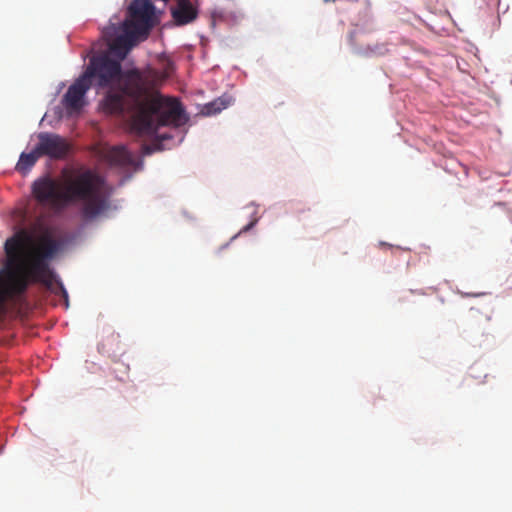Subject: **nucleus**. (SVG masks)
Listing matches in <instances>:
<instances>
[{
  "label": "nucleus",
  "instance_id": "obj_10",
  "mask_svg": "<svg viewBox=\"0 0 512 512\" xmlns=\"http://www.w3.org/2000/svg\"><path fill=\"white\" fill-rule=\"evenodd\" d=\"M105 159L113 166L120 168H130L136 165V160L124 146H115L110 148Z\"/></svg>",
  "mask_w": 512,
  "mask_h": 512
},
{
  "label": "nucleus",
  "instance_id": "obj_9",
  "mask_svg": "<svg viewBox=\"0 0 512 512\" xmlns=\"http://www.w3.org/2000/svg\"><path fill=\"white\" fill-rule=\"evenodd\" d=\"M171 15L176 25L183 26L196 20L198 10L190 0H177L171 7Z\"/></svg>",
  "mask_w": 512,
  "mask_h": 512
},
{
  "label": "nucleus",
  "instance_id": "obj_11",
  "mask_svg": "<svg viewBox=\"0 0 512 512\" xmlns=\"http://www.w3.org/2000/svg\"><path fill=\"white\" fill-rule=\"evenodd\" d=\"M40 157L36 146L30 153H22L16 165L17 171L22 173L29 171Z\"/></svg>",
  "mask_w": 512,
  "mask_h": 512
},
{
  "label": "nucleus",
  "instance_id": "obj_8",
  "mask_svg": "<svg viewBox=\"0 0 512 512\" xmlns=\"http://www.w3.org/2000/svg\"><path fill=\"white\" fill-rule=\"evenodd\" d=\"M91 85V82L82 75L68 88L62 98V104L68 114L78 113L82 109L84 96Z\"/></svg>",
  "mask_w": 512,
  "mask_h": 512
},
{
  "label": "nucleus",
  "instance_id": "obj_15",
  "mask_svg": "<svg viewBox=\"0 0 512 512\" xmlns=\"http://www.w3.org/2000/svg\"><path fill=\"white\" fill-rule=\"evenodd\" d=\"M143 149H144V153H145V154H150V153H152V149H151L149 146H147V145H144V146H143Z\"/></svg>",
  "mask_w": 512,
  "mask_h": 512
},
{
  "label": "nucleus",
  "instance_id": "obj_6",
  "mask_svg": "<svg viewBox=\"0 0 512 512\" xmlns=\"http://www.w3.org/2000/svg\"><path fill=\"white\" fill-rule=\"evenodd\" d=\"M154 11L151 0H133L129 6V19L123 23L140 35H147L154 25Z\"/></svg>",
  "mask_w": 512,
  "mask_h": 512
},
{
  "label": "nucleus",
  "instance_id": "obj_4",
  "mask_svg": "<svg viewBox=\"0 0 512 512\" xmlns=\"http://www.w3.org/2000/svg\"><path fill=\"white\" fill-rule=\"evenodd\" d=\"M59 249L60 243L57 240L49 234H43L28 254V274L48 289H53L55 282L48 260L52 259Z\"/></svg>",
  "mask_w": 512,
  "mask_h": 512
},
{
  "label": "nucleus",
  "instance_id": "obj_2",
  "mask_svg": "<svg viewBox=\"0 0 512 512\" xmlns=\"http://www.w3.org/2000/svg\"><path fill=\"white\" fill-rule=\"evenodd\" d=\"M32 195L41 206L53 210L81 203L85 219H93L109 207L105 180L91 169H79L67 176L63 184L50 176L38 178L32 184Z\"/></svg>",
  "mask_w": 512,
  "mask_h": 512
},
{
  "label": "nucleus",
  "instance_id": "obj_1",
  "mask_svg": "<svg viewBox=\"0 0 512 512\" xmlns=\"http://www.w3.org/2000/svg\"><path fill=\"white\" fill-rule=\"evenodd\" d=\"M100 88L117 83L118 91L109 90L102 107L106 113L130 117L131 129L138 135H153L160 127H179L186 121L179 100L164 97L154 90L146 74L138 69L122 71L119 60L103 52L91 57L82 74Z\"/></svg>",
  "mask_w": 512,
  "mask_h": 512
},
{
  "label": "nucleus",
  "instance_id": "obj_14",
  "mask_svg": "<svg viewBox=\"0 0 512 512\" xmlns=\"http://www.w3.org/2000/svg\"><path fill=\"white\" fill-rule=\"evenodd\" d=\"M57 286H58L60 294L64 298L65 306L67 308L68 307V293H67L66 289L64 288L63 284L60 281H57Z\"/></svg>",
  "mask_w": 512,
  "mask_h": 512
},
{
  "label": "nucleus",
  "instance_id": "obj_16",
  "mask_svg": "<svg viewBox=\"0 0 512 512\" xmlns=\"http://www.w3.org/2000/svg\"><path fill=\"white\" fill-rule=\"evenodd\" d=\"M353 38H354V33H351V34H350V41H351V42H352Z\"/></svg>",
  "mask_w": 512,
  "mask_h": 512
},
{
  "label": "nucleus",
  "instance_id": "obj_12",
  "mask_svg": "<svg viewBox=\"0 0 512 512\" xmlns=\"http://www.w3.org/2000/svg\"><path fill=\"white\" fill-rule=\"evenodd\" d=\"M387 52H388V49H387L386 45L379 44V43H377L373 46H367V48L357 51L358 54H361L363 56H372V55L381 56V55L386 54Z\"/></svg>",
  "mask_w": 512,
  "mask_h": 512
},
{
  "label": "nucleus",
  "instance_id": "obj_7",
  "mask_svg": "<svg viewBox=\"0 0 512 512\" xmlns=\"http://www.w3.org/2000/svg\"><path fill=\"white\" fill-rule=\"evenodd\" d=\"M36 145L38 154L53 159L64 158L69 151L68 142L61 136L53 133H40Z\"/></svg>",
  "mask_w": 512,
  "mask_h": 512
},
{
  "label": "nucleus",
  "instance_id": "obj_3",
  "mask_svg": "<svg viewBox=\"0 0 512 512\" xmlns=\"http://www.w3.org/2000/svg\"><path fill=\"white\" fill-rule=\"evenodd\" d=\"M24 238H10L5 243L8 271L0 273V310L7 298L23 293L27 288V272L24 269Z\"/></svg>",
  "mask_w": 512,
  "mask_h": 512
},
{
  "label": "nucleus",
  "instance_id": "obj_5",
  "mask_svg": "<svg viewBox=\"0 0 512 512\" xmlns=\"http://www.w3.org/2000/svg\"><path fill=\"white\" fill-rule=\"evenodd\" d=\"M105 37L108 41L109 51L107 53L117 57L120 62L125 59L130 49L141 36L124 23L120 26L111 25L105 29Z\"/></svg>",
  "mask_w": 512,
  "mask_h": 512
},
{
  "label": "nucleus",
  "instance_id": "obj_13",
  "mask_svg": "<svg viewBox=\"0 0 512 512\" xmlns=\"http://www.w3.org/2000/svg\"><path fill=\"white\" fill-rule=\"evenodd\" d=\"M227 105H228V102H225L223 99L219 98V99L207 104L204 107V113L207 115L219 113L224 108H226Z\"/></svg>",
  "mask_w": 512,
  "mask_h": 512
}]
</instances>
